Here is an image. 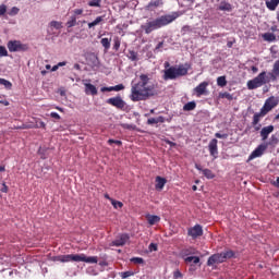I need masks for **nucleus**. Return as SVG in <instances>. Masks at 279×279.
<instances>
[{
    "mask_svg": "<svg viewBox=\"0 0 279 279\" xmlns=\"http://www.w3.org/2000/svg\"><path fill=\"white\" fill-rule=\"evenodd\" d=\"M154 88L156 86L151 82V78H149V75L142 74L140 75V82L131 87L130 99L133 101H145L147 97L154 95Z\"/></svg>",
    "mask_w": 279,
    "mask_h": 279,
    "instance_id": "obj_1",
    "label": "nucleus"
},
{
    "mask_svg": "<svg viewBox=\"0 0 279 279\" xmlns=\"http://www.w3.org/2000/svg\"><path fill=\"white\" fill-rule=\"evenodd\" d=\"M178 16H180V14L178 13H172L170 15H161L155 20H148L141 27L142 29H144L145 34H151V32L160 29V27H165L170 23H173V21H175Z\"/></svg>",
    "mask_w": 279,
    "mask_h": 279,
    "instance_id": "obj_2",
    "label": "nucleus"
},
{
    "mask_svg": "<svg viewBox=\"0 0 279 279\" xmlns=\"http://www.w3.org/2000/svg\"><path fill=\"white\" fill-rule=\"evenodd\" d=\"M271 82V76L269 73L262 72L253 80L247 81L246 86L248 90H256V88H260V86H265V84H269Z\"/></svg>",
    "mask_w": 279,
    "mask_h": 279,
    "instance_id": "obj_3",
    "label": "nucleus"
},
{
    "mask_svg": "<svg viewBox=\"0 0 279 279\" xmlns=\"http://www.w3.org/2000/svg\"><path fill=\"white\" fill-rule=\"evenodd\" d=\"M187 73L189 68L186 65L171 66L163 71V80H177V77H182Z\"/></svg>",
    "mask_w": 279,
    "mask_h": 279,
    "instance_id": "obj_4",
    "label": "nucleus"
},
{
    "mask_svg": "<svg viewBox=\"0 0 279 279\" xmlns=\"http://www.w3.org/2000/svg\"><path fill=\"white\" fill-rule=\"evenodd\" d=\"M232 256H234V252L232 251L214 254L208 258L207 265L208 267H213V265H219V263H226V260H228V258H232Z\"/></svg>",
    "mask_w": 279,
    "mask_h": 279,
    "instance_id": "obj_5",
    "label": "nucleus"
},
{
    "mask_svg": "<svg viewBox=\"0 0 279 279\" xmlns=\"http://www.w3.org/2000/svg\"><path fill=\"white\" fill-rule=\"evenodd\" d=\"M182 258L186 265H199V257L193 256V254H197V251L195 248H186L182 252Z\"/></svg>",
    "mask_w": 279,
    "mask_h": 279,
    "instance_id": "obj_6",
    "label": "nucleus"
},
{
    "mask_svg": "<svg viewBox=\"0 0 279 279\" xmlns=\"http://www.w3.org/2000/svg\"><path fill=\"white\" fill-rule=\"evenodd\" d=\"M72 263H87L88 265H97L99 258L97 256H86V254H72Z\"/></svg>",
    "mask_w": 279,
    "mask_h": 279,
    "instance_id": "obj_7",
    "label": "nucleus"
},
{
    "mask_svg": "<svg viewBox=\"0 0 279 279\" xmlns=\"http://www.w3.org/2000/svg\"><path fill=\"white\" fill-rule=\"evenodd\" d=\"M279 99L277 97H269L266 99L264 106L260 109L262 117H265L268 112H271L276 106H278Z\"/></svg>",
    "mask_w": 279,
    "mask_h": 279,
    "instance_id": "obj_8",
    "label": "nucleus"
},
{
    "mask_svg": "<svg viewBox=\"0 0 279 279\" xmlns=\"http://www.w3.org/2000/svg\"><path fill=\"white\" fill-rule=\"evenodd\" d=\"M7 47L11 53H16L19 51H27V49H29V46L27 44H23L19 40H10L7 44Z\"/></svg>",
    "mask_w": 279,
    "mask_h": 279,
    "instance_id": "obj_9",
    "label": "nucleus"
},
{
    "mask_svg": "<svg viewBox=\"0 0 279 279\" xmlns=\"http://www.w3.org/2000/svg\"><path fill=\"white\" fill-rule=\"evenodd\" d=\"M107 104H109V106H113V108H118V110H123V108H125V101L121 96L107 99Z\"/></svg>",
    "mask_w": 279,
    "mask_h": 279,
    "instance_id": "obj_10",
    "label": "nucleus"
},
{
    "mask_svg": "<svg viewBox=\"0 0 279 279\" xmlns=\"http://www.w3.org/2000/svg\"><path fill=\"white\" fill-rule=\"evenodd\" d=\"M267 149L266 144L259 145L257 148H255L251 155L248 156L247 162H251V160H254L255 158H260L263 154H265V150Z\"/></svg>",
    "mask_w": 279,
    "mask_h": 279,
    "instance_id": "obj_11",
    "label": "nucleus"
},
{
    "mask_svg": "<svg viewBox=\"0 0 279 279\" xmlns=\"http://www.w3.org/2000/svg\"><path fill=\"white\" fill-rule=\"evenodd\" d=\"M187 234L189 236H192V239H197V236H202V234H204V229H202V226L195 225L189 229Z\"/></svg>",
    "mask_w": 279,
    "mask_h": 279,
    "instance_id": "obj_12",
    "label": "nucleus"
},
{
    "mask_svg": "<svg viewBox=\"0 0 279 279\" xmlns=\"http://www.w3.org/2000/svg\"><path fill=\"white\" fill-rule=\"evenodd\" d=\"M208 82H202L194 88V93H196L198 97H202V95H208Z\"/></svg>",
    "mask_w": 279,
    "mask_h": 279,
    "instance_id": "obj_13",
    "label": "nucleus"
},
{
    "mask_svg": "<svg viewBox=\"0 0 279 279\" xmlns=\"http://www.w3.org/2000/svg\"><path fill=\"white\" fill-rule=\"evenodd\" d=\"M130 241V235L128 234H121L119 235L113 242L112 245H114L116 247H121L123 245H125V243H128Z\"/></svg>",
    "mask_w": 279,
    "mask_h": 279,
    "instance_id": "obj_14",
    "label": "nucleus"
},
{
    "mask_svg": "<svg viewBox=\"0 0 279 279\" xmlns=\"http://www.w3.org/2000/svg\"><path fill=\"white\" fill-rule=\"evenodd\" d=\"M217 143H218L217 138H214L209 142V145H208L209 154L210 156H213V158H217V156L219 155Z\"/></svg>",
    "mask_w": 279,
    "mask_h": 279,
    "instance_id": "obj_15",
    "label": "nucleus"
},
{
    "mask_svg": "<svg viewBox=\"0 0 279 279\" xmlns=\"http://www.w3.org/2000/svg\"><path fill=\"white\" fill-rule=\"evenodd\" d=\"M268 75L272 82H276L277 77L279 76V59L275 62L272 72H268Z\"/></svg>",
    "mask_w": 279,
    "mask_h": 279,
    "instance_id": "obj_16",
    "label": "nucleus"
},
{
    "mask_svg": "<svg viewBox=\"0 0 279 279\" xmlns=\"http://www.w3.org/2000/svg\"><path fill=\"white\" fill-rule=\"evenodd\" d=\"M87 60L93 69H99V57H97V54L90 53Z\"/></svg>",
    "mask_w": 279,
    "mask_h": 279,
    "instance_id": "obj_17",
    "label": "nucleus"
},
{
    "mask_svg": "<svg viewBox=\"0 0 279 279\" xmlns=\"http://www.w3.org/2000/svg\"><path fill=\"white\" fill-rule=\"evenodd\" d=\"M271 132H274V125H268V126L263 128L260 131L262 141H267V138H269V134H271Z\"/></svg>",
    "mask_w": 279,
    "mask_h": 279,
    "instance_id": "obj_18",
    "label": "nucleus"
},
{
    "mask_svg": "<svg viewBox=\"0 0 279 279\" xmlns=\"http://www.w3.org/2000/svg\"><path fill=\"white\" fill-rule=\"evenodd\" d=\"M155 182V189L157 191H162L165 189V184H167V179L162 177H156Z\"/></svg>",
    "mask_w": 279,
    "mask_h": 279,
    "instance_id": "obj_19",
    "label": "nucleus"
},
{
    "mask_svg": "<svg viewBox=\"0 0 279 279\" xmlns=\"http://www.w3.org/2000/svg\"><path fill=\"white\" fill-rule=\"evenodd\" d=\"M86 95H97V87L90 83H84Z\"/></svg>",
    "mask_w": 279,
    "mask_h": 279,
    "instance_id": "obj_20",
    "label": "nucleus"
},
{
    "mask_svg": "<svg viewBox=\"0 0 279 279\" xmlns=\"http://www.w3.org/2000/svg\"><path fill=\"white\" fill-rule=\"evenodd\" d=\"M147 222L149 226H156V223H160V218L159 216L155 215H146Z\"/></svg>",
    "mask_w": 279,
    "mask_h": 279,
    "instance_id": "obj_21",
    "label": "nucleus"
},
{
    "mask_svg": "<svg viewBox=\"0 0 279 279\" xmlns=\"http://www.w3.org/2000/svg\"><path fill=\"white\" fill-rule=\"evenodd\" d=\"M279 5V0H267L266 1V8L274 12L276 8Z\"/></svg>",
    "mask_w": 279,
    "mask_h": 279,
    "instance_id": "obj_22",
    "label": "nucleus"
},
{
    "mask_svg": "<svg viewBox=\"0 0 279 279\" xmlns=\"http://www.w3.org/2000/svg\"><path fill=\"white\" fill-rule=\"evenodd\" d=\"M148 125H155L156 123H165V117L159 116L157 118H150L147 120Z\"/></svg>",
    "mask_w": 279,
    "mask_h": 279,
    "instance_id": "obj_23",
    "label": "nucleus"
},
{
    "mask_svg": "<svg viewBox=\"0 0 279 279\" xmlns=\"http://www.w3.org/2000/svg\"><path fill=\"white\" fill-rule=\"evenodd\" d=\"M104 23V16H97L93 22L88 23V28L97 27V25Z\"/></svg>",
    "mask_w": 279,
    "mask_h": 279,
    "instance_id": "obj_24",
    "label": "nucleus"
},
{
    "mask_svg": "<svg viewBox=\"0 0 279 279\" xmlns=\"http://www.w3.org/2000/svg\"><path fill=\"white\" fill-rule=\"evenodd\" d=\"M219 10H221L222 12H230L232 11V4L228 2H221L219 5Z\"/></svg>",
    "mask_w": 279,
    "mask_h": 279,
    "instance_id": "obj_25",
    "label": "nucleus"
},
{
    "mask_svg": "<svg viewBox=\"0 0 279 279\" xmlns=\"http://www.w3.org/2000/svg\"><path fill=\"white\" fill-rule=\"evenodd\" d=\"M194 108H197V104H195V101H190L183 106V110L185 112H191Z\"/></svg>",
    "mask_w": 279,
    "mask_h": 279,
    "instance_id": "obj_26",
    "label": "nucleus"
},
{
    "mask_svg": "<svg viewBox=\"0 0 279 279\" xmlns=\"http://www.w3.org/2000/svg\"><path fill=\"white\" fill-rule=\"evenodd\" d=\"M110 43H112V39L102 38L100 40V44L104 47L105 51H108L110 49Z\"/></svg>",
    "mask_w": 279,
    "mask_h": 279,
    "instance_id": "obj_27",
    "label": "nucleus"
},
{
    "mask_svg": "<svg viewBox=\"0 0 279 279\" xmlns=\"http://www.w3.org/2000/svg\"><path fill=\"white\" fill-rule=\"evenodd\" d=\"M263 38L267 43H274V40H276V35H274L272 33H266L263 35Z\"/></svg>",
    "mask_w": 279,
    "mask_h": 279,
    "instance_id": "obj_28",
    "label": "nucleus"
},
{
    "mask_svg": "<svg viewBox=\"0 0 279 279\" xmlns=\"http://www.w3.org/2000/svg\"><path fill=\"white\" fill-rule=\"evenodd\" d=\"M217 85L223 88V86L228 85V81L226 80V76H219L217 78Z\"/></svg>",
    "mask_w": 279,
    "mask_h": 279,
    "instance_id": "obj_29",
    "label": "nucleus"
},
{
    "mask_svg": "<svg viewBox=\"0 0 279 279\" xmlns=\"http://www.w3.org/2000/svg\"><path fill=\"white\" fill-rule=\"evenodd\" d=\"M109 202H111V205L113 206V208H116V210L119 208H123V204L121 203V201L109 198Z\"/></svg>",
    "mask_w": 279,
    "mask_h": 279,
    "instance_id": "obj_30",
    "label": "nucleus"
},
{
    "mask_svg": "<svg viewBox=\"0 0 279 279\" xmlns=\"http://www.w3.org/2000/svg\"><path fill=\"white\" fill-rule=\"evenodd\" d=\"M202 171H203V175H205L207 180H213V178H215V173H213L210 169H204Z\"/></svg>",
    "mask_w": 279,
    "mask_h": 279,
    "instance_id": "obj_31",
    "label": "nucleus"
},
{
    "mask_svg": "<svg viewBox=\"0 0 279 279\" xmlns=\"http://www.w3.org/2000/svg\"><path fill=\"white\" fill-rule=\"evenodd\" d=\"M77 25V17L75 15L71 16L70 21H68L66 26L68 27H75Z\"/></svg>",
    "mask_w": 279,
    "mask_h": 279,
    "instance_id": "obj_32",
    "label": "nucleus"
},
{
    "mask_svg": "<svg viewBox=\"0 0 279 279\" xmlns=\"http://www.w3.org/2000/svg\"><path fill=\"white\" fill-rule=\"evenodd\" d=\"M88 5L89 8H101V0H90Z\"/></svg>",
    "mask_w": 279,
    "mask_h": 279,
    "instance_id": "obj_33",
    "label": "nucleus"
},
{
    "mask_svg": "<svg viewBox=\"0 0 279 279\" xmlns=\"http://www.w3.org/2000/svg\"><path fill=\"white\" fill-rule=\"evenodd\" d=\"M62 263H73V254L62 255Z\"/></svg>",
    "mask_w": 279,
    "mask_h": 279,
    "instance_id": "obj_34",
    "label": "nucleus"
},
{
    "mask_svg": "<svg viewBox=\"0 0 279 279\" xmlns=\"http://www.w3.org/2000/svg\"><path fill=\"white\" fill-rule=\"evenodd\" d=\"M50 27H53L54 29H62V23L58 21L50 22Z\"/></svg>",
    "mask_w": 279,
    "mask_h": 279,
    "instance_id": "obj_35",
    "label": "nucleus"
},
{
    "mask_svg": "<svg viewBox=\"0 0 279 279\" xmlns=\"http://www.w3.org/2000/svg\"><path fill=\"white\" fill-rule=\"evenodd\" d=\"M131 263H134L135 265H143V263H145V259H143V257H133L131 258Z\"/></svg>",
    "mask_w": 279,
    "mask_h": 279,
    "instance_id": "obj_36",
    "label": "nucleus"
},
{
    "mask_svg": "<svg viewBox=\"0 0 279 279\" xmlns=\"http://www.w3.org/2000/svg\"><path fill=\"white\" fill-rule=\"evenodd\" d=\"M260 117H263V113H255L253 117V125H258V122L260 121Z\"/></svg>",
    "mask_w": 279,
    "mask_h": 279,
    "instance_id": "obj_37",
    "label": "nucleus"
},
{
    "mask_svg": "<svg viewBox=\"0 0 279 279\" xmlns=\"http://www.w3.org/2000/svg\"><path fill=\"white\" fill-rule=\"evenodd\" d=\"M113 49L114 51H119V49L121 48V39H119V37L114 38V41H113Z\"/></svg>",
    "mask_w": 279,
    "mask_h": 279,
    "instance_id": "obj_38",
    "label": "nucleus"
},
{
    "mask_svg": "<svg viewBox=\"0 0 279 279\" xmlns=\"http://www.w3.org/2000/svg\"><path fill=\"white\" fill-rule=\"evenodd\" d=\"M19 12H21V9H19L17 7H13V8L9 11V16H16V14H19Z\"/></svg>",
    "mask_w": 279,
    "mask_h": 279,
    "instance_id": "obj_39",
    "label": "nucleus"
},
{
    "mask_svg": "<svg viewBox=\"0 0 279 279\" xmlns=\"http://www.w3.org/2000/svg\"><path fill=\"white\" fill-rule=\"evenodd\" d=\"M8 56V49L5 46H0V58H7Z\"/></svg>",
    "mask_w": 279,
    "mask_h": 279,
    "instance_id": "obj_40",
    "label": "nucleus"
},
{
    "mask_svg": "<svg viewBox=\"0 0 279 279\" xmlns=\"http://www.w3.org/2000/svg\"><path fill=\"white\" fill-rule=\"evenodd\" d=\"M1 86H4L10 90V88H12V83L10 81L3 78Z\"/></svg>",
    "mask_w": 279,
    "mask_h": 279,
    "instance_id": "obj_41",
    "label": "nucleus"
},
{
    "mask_svg": "<svg viewBox=\"0 0 279 279\" xmlns=\"http://www.w3.org/2000/svg\"><path fill=\"white\" fill-rule=\"evenodd\" d=\"M8 12V7L5 4H0V16H3Z\"/></svg>",
    "mask_w": 279,
    "mask_h": 279,
    "instance_id": "obj_42",
    "label": "nucleus"
},
{
    "mask_svg": "<svg viewBox=\"0 0 279 279\" xmlns=\"http://www.w3.org/2000/svg\"><path fill=\"white\" fill-rule=\"evenodd\" d=\"M149 252H158V244L150 243L148 246Z\"/></svg>",
    "mask_w": 279,
    "mask_h": 279,
    "instance_id": "obj_43",
    "label": "nucleus"
},
{
    "mask_svg": "<svg viewBox=\"0 0 279 279\" xmlns=\"http://www.w3.org/2000/svg\"><path fill=\"white\" fill-rule=\"evenodd\" d=\"M121 278H130V276H134V271H124L121 272Z\"/></svg>",
    "mask_w": 279,
    "mask_h": 279,
    "instance_id": "obj_44",
    "label": "nucleus"
},
{
    "mask_svg": "<svg viewBox=\"0 0 279 279\" xmlns=\"http://www.w3.org/2000/svg\"><path fill=\"white\" fill-rule=\"evenodd\" d=\"M101 93H112V90H114V86H110V87H101Z\"/></svg>",
    "mask_w": 279,
    "mask_h": 279,
    "instance_id": "obj_45",
    "label": "nucleus"
},
{
    "mask_svg": "<svg viewBox=\"0 0 279 279\" xmlns=\"http://www.w3.org/2000/svg\"><path fill=\"white\" fill-rule=\"evenodd\" d=\"M124 89H125V86L123 84H119V85L114 86V92L116 93H119V90H124Z\"/></svg>",
    "mask_w": 279,
    "mask_h": 279,
    "instance_id": "obj_46",
    "label": "nucleus"
},
{
    "mask_svg": "<svg viewBox=\"0 0 279 279\" xmlns=\"http://www.w3.org/2000/svg\"><path fill=\"white\" fill-rule=\"evenodd\" d=\"M163 45H165V43L160 41V43L156 46L154 52H155V53H158V51H160V49H162Z\"/></svg>",
    "mask_w": 279,
    "mask_h": 279,
    "instance_id": "obj_47",
    "label": "nucleus"
},
{
    "mask_svg": "<svg viewBox=\"0 0 279 279\" xmlns=\"http://www.w3.org/2000/svg\"><path fill=\"white\" fill-rule=\"evenodd\" d=\"M52 260L53 263H62V255L53 256Z\"/></svg>",
    "mask_w": 279,
    "mask_h": 279,
    "instance_id": "obj_48",
    "label": "nucleus"
},
{
    "mask_svg": "<svg viewBox=\"0 0 279 279\" xmlns=\"http://www.w3.org/2000/svg\"><path fill=\"white\" fill-rule=\"evenodd\" d=\"M109 145H112L114 143V145H122V142L119 140H109L108 141Z\"/></svg>",
    "mask_w": 279,
    "mask_h": 279,
    "instance_id": "obj_49",
    "label": "nucleus"
},
{
    "mask_svg": "<svg viewBox=\"0 0 279 279\" xmlns=\"http://www.w3.org/2000/svg\"><path fill=\"white\" fill-rule=\"evenodd\" d=\"M216 138H228V134L216 133Z\"/></svg>",
    "mask_w": 279,
    "mask_h": 279,
    "instance_id": "obj_50",
    "label": "nucleus"
},
{
    "mask_svg": "<svg viewBox=\"0 0 279 279\" xmlns=\"http://www.w3.org/2000/svg\"><path fill=\"white\" fill-rule=\"evenodd\" d=\"M74 14H75L76 16H80V14H84V10H83V9H75V10H74Z\"/></svg>",
    "mask_w": 279,
    "mask_h": 279,
    "instance_id": "obj_51",
    "label": "nucleus"
},
{
    "mask_svg": "<svg viewBox=\"0 0 279 279\" xmlns=\"http://www.w3.org/2000/svg\"><path fill=\"white\" fill-rule=\"evenodd\" d=\"M173 277H174L175 279L182 278V272H180V270H175L174 274H173Z\"/></svg>",
    "mask_w": 279,
    "mask_h": 279,
    "instance_id": "obj_52",
    "label": "nucleus"
},
{
    "mask_svg": "<svg viewBox=\"0 0 279 279\" xmlns=\"http://www.w3.org/2000/svg\"><path fill=\"white\" fill-rule=\"evenodd\" d=\"M50 117H51L52 119H58V120H60V114H58V112H51V113H50Z\"/></svg>",
    "mask_w": 279,
    "mask_h": 279,
    "instance_id": "obj_53",
    "label": "nucleus"
},
{
    "mask_svg": "<svg viewBox=\"0 0 279 279\" xmlns=\"http://www.w3.org/2000/svg\"><path fill=\"white\" fill-rule=\"evenodd\" d=\"M150 5H155L156 8H158V5H162V1L156 0L155 2H151Z\"/></svg>",
    "mask_w": 279,
    "mask_h": 279,
    "instance_id": "obj_54",
    "label": "nucleus"
},
{
    "mask_svg": "<svg viewBox=\"0 0 279 279\" xmlns=\"http://www.w3.org/2000/svg\"><path fill=\"white\" fill-rule=\"evenodd\" d=\"M2 193H8V185L5 183H2V189H0Z\"/></svg>",
    "mask_w": 279,
    "mask_h": 279,
    "instance_id": "obj_55",
    "label": "nucleus"
},
{
    "mask_svg": "<svg viewBox=\"0 0 279 279\" xmlns=\"http://www.w3.org/2000/svg\"><path fill=\"white\" fill-rule=\"evenodd\" d=\"M221 97H222V98H226V99H232V95H230L229 93L222 94Z\"/></svg>",
    "mask_w": 279,
    "mask_h": 279,
    "instance_id": "obj_56",
    "label": "nucleus"
},
{
    "mask_svg": "<svg viewBox=\"0 0 279 279\" xmlns=\"http://www.w3.org/2000/svg\"><path fill=\"white\" fill-rule=\"evenodd\" d=\"M274 186H276L277 189H279V177L276 179V182H274Z\"/></svg>",
    "mask_w": 279,
    "mask_h": 279,
    "instance_id": "obj_57",
    "label": "nucleus"
},
{
    "mask_svg": "<svg viewBox=\"0 0 279 279\" xmlns=\"http://www.w3.org/2000/svg\"><path fill=\"white\" fill-rule=\"evenodd\" d=\"M57 65H58L59 68H60V66H66V61L59 62Z\"/></svg>",
    "mask_w": 279,
    "mask_h": 279,
    "instance_id": "obj_58",
    "label": "nucleus"
},
{
    "mask_svg": "<svg viewBox=\"0 0 279 279\" xmlns=\"http://www.w3.org/2000/svg\"><path fill=\"white\" fill-rule=\"evenodd\" d=\"M58 69H60V66L57 64V65H53V66L51 68V71H52V72H56V71H58Z\"/></svg>",
    "mask_w": 279,
    "mask_h": 279,
    "instance_id": "obj_59",
    "label": "nucleus"
},
{
    "mask_svg": "<svg viewBox=\"0 0 279 279\" xmlns=\"http://www.w3.org/2000/svg\"><path fill=\"white\" fill-rule=\"evenodd\" d=\"M0 104H3V106H10V102L8 100H0Z\"/></svg>",
    "mask_w": 279,
    "mask_h": 279,
    "instance_id": "obj_60",
    "label": "nucleus"
},
{
    "mask_svg": "<svg viewBox=\"0 0 279 279\" xmlns=\"http://www.w3.org/2000/svg\"><path fill=\"white\" fill-rule=\"evenodd\" d=\"M46 126V124H45V122H39V124H37V128H45Z\"/></svg>",
    "mask_w": 279,
    "mask_h": 279,
    "instance_id": "obj_61",
    "label": "nucleus"
},
{
    "mask_svg": "<svg viewBox=\"0 0 279 279\" xmlns=\"http://www.w3.org/2000/svg\"><path fill=\"white\" fill-rule=\"evenodd\" d=\"M251 70L253 71V73H258V69L256 66H252Z\"/></svg>",
    "mask_w": 279,
    "mask_h": 279,
    "instance_id": "obj_62",
    "label": "nucleus"
},
{
    "mask_svg": "<svg viewBox=\"0 0 279 279\" xmlns=\"http://www.w3.org/2000/svg\"><path fill=\"white\" fill-rule=\"evenodd\" d=\"M195 169H197L198 171H202V166H199V165H195Z\"/></svg>",
    "mask_w": 279,
    "mask_h": 279,
    "instance_id": "obj_63",
    "label": "nucleus"
},
{
    "mask_svg": "<svg viewBox=\"0 0 279 279\" xmlns=\"http://www.w3.org/2000/svg\"><path fill=\"white\" fill-rule=\"evenodd\" d=\"M3 171H5V167L0 166V172H3Z\"/></svg>",
    "mask_w": 279,
    "mask_h": 279,
    "instance_id": "obj_64",
    "label": "nucleus"
}]
</instances>
